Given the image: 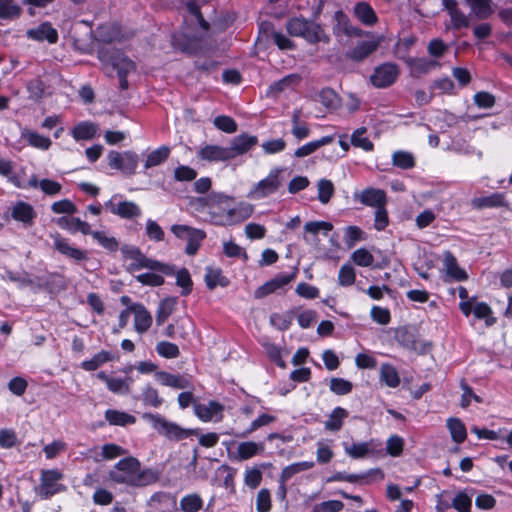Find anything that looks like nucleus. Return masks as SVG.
I'll use <instances>...</instances> for the list:
<instances>
[{
  "label": "nucleus",
  "instance_id": "nucleus-12",
  "mask_svg": "<svg viewBox=\"0 0 512 512\" xmlns=\"http://www.w3.org/2000/svg\"><path fill=\"white\" fill-rule=\"evenodd\" d=\"M51 238L53 239L54 249L63 256L72 259L76 263H80L88 259L86 251L73 246L69 239L62 237L59 233L51 234Z\"/></svg>",
  "mask_w": 512,
  "mask_h": 512
},
{
  "label": "nucleus",
  "instance_id": "nucleus-53",
  "mask_svg": "<svg viewBox=\"0 0 512 512\" xmlns=\"http://www.w3.org/2000/svg\"><path fill=\"white\" fill-rule=\"evenodd\" d=\"M275 421L276 417L274 415L262 413L250 423L248 429L243 433V437L252 434L253 432L257 431L258 429L264 426H268Z\"/></svg>",
  "mask_w": 512,
  "mask_h": 512
},
{
  "label": "nucleus",
  "instance_id": "nucleus-41",
  "mask_svg": "<svg viewBox=\"0 0 512 512\" xmlns=\"http://www.w3.org/2000/svg\"><path fill=\"white\" fill-rule=\"evenodd\" d=\"M111 360H113V355L110 352L100 351L90 360L83 361L81 368L85 371H94Z\"/></svg>",
  "mask_w": 512,
  "mask_h": 512
},
{
  "label": "nucleus",
  "instance_id": "nucleus-27",
  "mask_svg": "<svg viewBox=\"0 0 512 512\" xmlns=\"http://www.w3.org/2000/svg\"><path fill=\"white\" fill-rule=\"evenodd\" d=\"M27 36L37 41L47 40L49 43H55L58 40L57 31L47 22L40 24L34 29L28 30Z\"/></svg>",
  "mask_w": 512,
  "mask_h": 512
},
{
  "label": "nucleus",
  "instance_id": "nucleus-49",
  "mask_svg": "<svg viewBox=\"0 0 512 512\" xmlns=\"http://www.w3.org/2000/svg\"><path fill=\"white\" fill-rule=\"evenodd\" d=\"M172 275L176 276V285L182 288L181 294L186 296L192 291V280L189 271L186 268L175 270Z\"/></svg>",
  "mask_w": 512,
  "mask_h": 512
},
{
  "label": "nucleus",
  "instance_id": "nucleus-46",
  "mask_svg": "<svg viewBox=\"0 0 512 512\" xmlns=\"http://www.w3.org/2000/svg\"><path fill=\"white\" fill-rule=\"evenodd\" d=\"M366 128L361 127L356 129L351 135V144L355 147L361 148L364 151H372L374 148L371 140L365 136Z\"/></svg>",
  "mask_w": 512,
  "mask_h": 512
},
{
  "label": "nucleus",
  "instance_id": "nucleus-21",
  "mask_svg": "<svg viewBox=\"0 0 512 512\" xmlns=\"http://www.w3.org/2000/svg\"><path fill=\"white\" fill-rule=\"evenodd\" d=\"M356 198L363 205L374 207L375 209L385 206L387 201L386 193L378 188L364 189L359 194H356Z\"/></svg>",
  "mask_w": 512,
  "mask_h": 512
},
{
  "label": "nucleus",
  "instance_id": "nucleus-31",
  "mask_svg": "<svg viewBox=\"0 0 512 512\" xmlns=\"http://www.w3.org/2000/svg\"><path fill=\"white\" fill-rule=\"evenodd\" d=\"M21 137L27 142L29 146L39 150L46 151L50 148L52 144L49 137L41 135L29 129H23L21 131Z\"/></svg>",
  "mask_w": 512,
  "mask_h": 512
},
{
  "label": "nucleus",
  "instance_id": "nucleus-50",
  "mask_svg": "<svg viewBox=\"0 0 512 512\" xmlns=\"http://www.w3.org/2000/svg\"><path fill=\"white\" fill-rule=\"evenodd\" d=\"M314 467V462L312 461H302L293 463L291 465L286 466L282 472L281 476L283 480H289L292 478L295 474L309 470Z\"/></svg>",
  "mask_w": 512,
  "mask_h": 512
},
{
  "label": "nucleus",
  "instance_id": "nucleus-38",
  "mask_svg": "<svg viewBox=\"0 0 512 512\" xmlns=\"http://www.w3.org/2000/svg\"><path fill=\"white\" fill-rule=\"evenodd\" d=\"M447 428L451 434L453 441L460 444L467 438V431L464 423L458 418H449L447 420Z\"/></svg>",
  "mask_w": 512,
  "mask_h": 512
},
{
  "label": "nucleus",
  "instance_id": "nucleus-19",
  "mask_svg": "<svg viewBox=\"0 0 512 512\" xmlns=\"http://www.w3.org/2000/svg\"><path fill=\"white\" fill-rule=\"evenodd\" d=\"M227 147L219 145H204L199 148L197 155L201 160L208 162H222L231 160Z\"/></svg>",
  "mask_w": 512,
  "mask_h": 512
},
{
  "label": "nucleus",
  "instance_id": "nucleus-55",
  "mask_svg": "<svg viewBox=\"0 0 512 512\" xmlns=\"http://www.w3.org/2000/svg\"><path fill=\"white\" fill-rule=\"evenodd\" d=\"M356 279L355 269L350 264L341 266L338 273V283L341 286L347 287L354 284Z\"/></svg>",
  "mask_w": 512,
  "mask_h": 512
},
{
  "label": "nucleus",
  "instance_id": "nucleus-4",
  "mask_svg": "<svg viewBox=\"0 0 512 512\" xmlns=\"http://www.w3.org/2000/svg\"><path fill=\"white\" fill-rule=\"evenodd\" d=\"M286 29L291 36L302 37L309 43L329 41V37L319 24L304 18L290 19Z\"/></svg>",
  "mask_w": 512,
  "mask_h": 512
},
{
  "label": "nucleus",
  "instance_id": "nucleus-29",
  "mask_svg": "<svg viewBox=\"0 0 512 512\" xmlns=\"http://www.w3.org/2000/svg\"><path fill=\"white\" fill-rule=\"evenodd\" d=\"M475 209L497 208L505 205V196L502 193H492L488 196L475 197L471 200Z\"/></svg>",
  "mask_w": 512,
  "mask_h": 512
},
{
  "label": "nucleus",
  "instance_id": "nucleus-52",
  "mask_svg": "<svg viewBox=\"0 0 512 512\" xmlns=\"http://www.w3.org/2000/svg\"><path fill=\"white\" fill-rule=\"evenodd\" d=\"M437 65L436 61L428 60L425 58H414L409 61V66L414 74L428 73Z\"/></svg>",
  "mask_w": 512,
  "mask_h": 512
},
{
  "label": "nucleus",
  "instance_id": "nucleus-26",
  "mask_svg": "<svg viewBox=\"0 0 512 512\" xmlns=\"http://www.w3.org/2000/svg\"><path fill=\"white\" fill-rule=\"evenodd\" d=\"M99 131L96 123L91 121H82L74 126L71 130V135L76 141L91 140Z\"/></svg>",
  "mask_w": 512,
  "mask_h": 512
},
{
  "label": "nucleus",
  "instance_id": "nucleus-17",
  "mask_svg": "<svg viewBox=\"0 0 512 512\" xmlns=\"http://www.w3.org/2000/svg\"><path fill=\"white\" fill-rule=\"evenodd\" d=\"M134 315V329L138 334L146 333L152 326L153 318L151 313L140 303L130 305Z\"/></svg>",
  "mask_w": 512,
  "mask_h": 512
},
{
  "label": "nucleus",
  "instance_id": "nucleus-6",
  "mask_svg": "<svg viewBox=\"0 0 512 512\" xmlns=\"http://www.w3.org/2000/svg\"><path fill=\"white\" fill-rule=\"evenodd\" d=\"M282 168H273L267 177L255 183L247 194L252 200H261L276 193L282 185Z\"/></svg>",
  "mask_w": 512,
  "mask_h": 512
},
{
  "label": "nucleus",
  "instance_id": "nucleus-61",
  "mask_svg": "<svg viewBox=\"0 0 512 512\" xmlns=\"http://www.w3.org/2000/svg\"><path fill=\"white\" fill-rule=\"evenodd\" d=\"M318 199L321 203L326 204L334 193V186L330 180L321 179L318 182Z\"/></svg>",
  "mask_w": 512,
  "mask_h": 512
},
{
  "label": "nucleus",
  "instance_id": "nucleus-15",
  "mask_svg": "<svg viewBox=\"0 0 512 512\" xmlns=\"http://www.w3.org/2000/svg\"><path fill=\"white\" fill-rule=\"evenodd\" d=\"M297 272L294 271L290 274H279L275 276L273 279L267 281L262 286L255 290L254 296L256 298H263L268 296L269 294L274 293L278 289L283 288L288 285L291 281H293L296 277Z\"/></svg>",
  "mask_w": 512,
  "mask_h": 512
},
{
  "label": "nucleus",
  "instance_id": "nucleus-56",
  "mask_svg": "<svg viewBox=\"0 0 512 512\" xmlns=\"http://www.w3.org/2000/svg\"><path fill=\"white\" fill-rule=\"evenodd\" d=\"M352 261L361 267H369L374 262L373 255L365 248H359L351 254Z\"/></svg>",
  "mask_w": 512,
  "mask_h": 512
},
{
  "label": "nucleus",
  "instance_id": "nucleus-40",
  "mask_svg": "<svg viewBox=\"0 0 512 512\" xmlns=\"http://www.w3.org/2000/svg\"><path fill=\"white\" fill-rule=\"evenodd\" d=\"M392 164L395 167L408 170L415 166V157L411 152L398 150L392 154Z\"/></svg>",
  "mask_w": 512,
  "mask_h": 512
},
{
  "label": "nucleus",
  "instance_id": "nucleus-25",
  "mask_svg": "<svg viewBox=\"0 0 512 512\" xmlns=\"http://www.w3.org/2000/svg\"><path fill=\"white\" fill-rule=\"evenodd\" d=\"M333 229V225L327 221H311L304 225L303 239L305 242L311 244L316 241L318 233L323 232L327 235Z\"/></svg>",
  "mask_w": 512,
  "mask_h": 512
},
{
  "label": "nucleus",
  "instance_id": "nucleus-64",
  "mask_svg": "<svg viewBox=\"0 0 512 512\" xmlns=\"http://www.w3.org/2000/svg\"><path fill=\"white\" fill-rule=\"evenodd\" d=\"M21 9L18 5L11 3L8 0H1L0 2V19H13L20 15Z\"/></svg>",
  "mask_w": 512,
  "mask_h": 512
},
{
  "label": "nucleus",
  "instance_id": "nucleus-24",
  "mask_svg": "<svg viewBox=\"0 0 512 512\" xmlns=\"http://www.w3.org/2000/svg\"><path fill=\"white\" fill-rule=\"evenodd\" d=\"M442 3L450 16L451 25L454 29L469 27V17L458 9V5L455 0H442Z\"/></svg>",
  "mask_w": 512,
  "mask_h": 512
},
{
  "label": "nucleus",
  "instance_id": "nucleus-62",
  "mask_svg": "<svg viewBox=\"0 0 512 512\" xmlns=\"http://www.w3.org/2000/svg\"><path fill=\"white\" fill-rule=\"evenodd\" d=\"M136 280L142 285L152 287L161 286L164 284L163 276L157 274L156 271L139 274L136 276Z\"/></svg>",
  "mask_w": 512,
  "mask_h": 512
},
{
  "label": "nucleus",
  "instance_id": "nucleus-39",
  "mask_svg": "<svg viewBox=\"0 0 512 512\" xmlns=\"http://www.w3.org/2000/svg\"><path fill=\"white\" fill-rule=\"evenodd\" d=\"M354 13L356 17L367 26L373 25L377 20L374 10L366 2L358 3L354 8Z\"/></svg>",
  "mask_w": 512,
  "mask_h": 512
},
{
  "label": "nucleus",
  "instance_id": "nucleus-58",
  "mask_svg": "<svg viewBox=\"0 0 512 512\" xmlns=\"http://www.w3.org/2000/svg\"><path fill=\"white\" fill-rule=\"evenodd\" d=\"M156 351L160 356L168 359L176 358L180 354L178 346L167 341L159 342L156 345Z\"/></svg>",
  "mask_w": 512,
  "mask_h": 512
},
{
  "label": "nucleus",
  "instance_id": "nucleus-48",
  "mask_svg": "<svg viewBox=\"0 0 512 512\" xmlns=\"http://www.w3.org/2000/svg\"><path fill=\"white\" fill-rule=\"evenodd\" d=\"M205 282L209 289H214L216 286H226L227 280L222 275L220 269H214L211 267L206 268Z\"/></svg>",
  "mask_w": 512,
  "mask_h": 512
},
{
  "label": "nucleus",
  "instance_id": "nucleus-18",
  "mask_svg": "<svg viewBox=\"0 0 512 512\" xmlns=\"http://www.w3.org/2000/svg\"><path fill=\"white\" fill-rule=\"evenodd\" d=\"M443 268L446 273V281L460 282L468 278L467 273L458 265L457 259L450 251H446L443 255Z\"/></svg>",
  "mask_w": 512,
  "mask_h": 512
},
{
  "label": "nucleus",
  "instance_id": "nucleus-43",
  "mask_svg": "<svg viewBox=\"0 0 512 512\" xmlns=\"http://www.w3.org/2000/svg\"><path fill=\"white\" fill-rule=\"evenodd\" d=\"M203 507V499L196 493L185 495L180 500V509L183 512H199Z\"/></svg>",
  "mask_w": 512,
  "mask_h": 512
},
{
  "label": "nucleus",
  "instance_id": "nucleus-37",
  "mask_svg": "<svg viewBox=\"0 0 512 512\" xmlns=\"http://www.w3.org/2000/svg\"><path fill=\"white\" fill-rule=\"evenodd\" d=\"M176 305V297H167L160 302L156 313V322L158 325H162L168 319L175 310Z\"/></svg>",
  "mask_w": 512,
  "mask_h": 512
},
{
  "label": "nucleus",
  "instance_id": "nucleus-44",
  "mask_svg": "<svg viewBox=\"0 0 512 512\" xmlns=\"http://www.w3.org/2000/svg\"><path fill=\"white\" fill-rule=\"evenodd\" d=\"M176 497L171 496L166 492H157L154 493L149 500V505L155 508H158V505H164L167 510H175L176 509Z\"/></svg>",
  "mask_w": 512,
  "mask_h": 512
},
{
  "label": "nucleus",
  "instance_id": "nucleus-45",
  "mask_svg": "<svg viewBox=\"0 0 512 512\" xmlns=\"http://www.w3.org/2000/svg\"><path fill=\"white\" fill-rule=\"evenodd\" d=\"M471 7L472 12L479 19H486L492 13L493 9L490 4V0H466Z\"/></svg>",
  "mask_w": 512,
  "mask_h": 512
},
{
  "label": "nucleus",
  "instance_id": "nucleus-20",
  "mask_svg": "<svg viewBox=\"0 0 512 512\" xmlns=\"http://www.w3.org/2000/svg\"><path fill=\"white\" fill-rule=\"evenodd\" d=\"M156 379L163 386L174 389H190L192 388L191 380L188 376L171 374L165 371L157 372Z\"/></svg>",
  "mask_w": 512,
  "mask_h": 512
},
{
  "label": "nucleus",
  "instance_id": "nucleus-54",
  "mask_svg": "<svg viewBox=\"0 0 512 512\" xmlns=\"http://www.w3.org/2000/svg\"><path fill=\"white\" fill-rule=\"evenodd\" d=\"M371 451L370 442L354 443L351 446H345V452L352 458L358 459L367 456Z\"/></svg>",
  "mask_w": 512,
  "mask_h": 512
},
{
  "label": "nucleus",
  "instance_id": "nucleus-28",
  "mask_svg": "<svg viewBox=\"0 0 512 512\" xmlns=\"http://www.w3.org/2000/svg\"><path fill=\"white\" fill-rule=\"evenodd\" d=\"M265 449L264 443L245 441L238 444L236 449V459L243 461L248 460L258 454H261Z\"/></svg>",
  "mask_w": 512,
  "mask_h": 512
},
{
  "label": "nucleus",
  "instance_id": "nucleus-5",
  "mask_svg": "<svg viewBox=\"0 0 512 512\" xmlns=\"http://www.w3.org/2000/svg\"><path fill=\"white\" fill-rule=\"evenodd\" d=\"M64 475L59 469H43L40 472V484L36 493L41 499H49L55 494L64 492L66 486L61 483Z\"/></svg>",
  "mask_w": 512,
  "mask_h": 512
},
{
  "label": "nucleus",
  "instance_id": "nucleus-14",
  "mask_svg": "<svg viewBox=\"0 0 512 512\" xmlns=\"http://www.w3.org/2000/svg\"><path fill=\"white\" fill-rule=\"evenodd\" d=\"M116 197L117 196H113L104 204L105 208L108 209L112 214L117 215L123 219H135L141 216L142 211L135 202L124 200L116 203Z\"/></svg>",
  "mask_w": 512,
  "mask_h": 512
},
{
  "label": "nucleus",
  "instance_id": "nucleus-59",
  "mask_svg": "<svg viewBox=\"0 0 512 512\" xmlns=\"http://www.w3.org/2000/svg\"><path fill=\"white\" fill-rule=\"evenodd\" d=\"M93 238L105 249L109 251H116L118 249L119 243L116 238L107 235L102 231H95L93 233Z\"/></svg>",
  "mask_w": 512,
  "mask_h": 512
},
{
  "label": "nucleus",
  "instance_id": "nucleus-10",
  "mask_svg": "<svg viewBox=\"0 0 512 512\" xmlns=\"http://www.w3.org/2000/svg\"><path fill=\"white\" fill-rule=\"evenodd\" d=\"M400 74L399 66L392 62H386L377 66L370 76L371 84L376 88L391 86Z\"/></svg>",
  "mask_w": 512,
  "mask_h": 512
},
{
  "label": "nucleus",
  "instance_id": "nucleus-63",
  "mask_svg": "<svg viewBox=\"0 0 512 512\" xmlns=\"http://www.w3.org/2000/svg\"><path fill=\"white\" fill-rule=\"evenodd\" d=\"M471 505L472 500L465 492H458L454 496L451 504L458 512H470Z\"/></svg>",
  "mask_w": 512,
  "mask_h": 512
},
{
  "label": "nucleus",
  "instance_id": "nucleus-36",
  "mask_svg": "<svg viewBox=\"0 0 512 512\" xmlns=\"http://www.w3.org/2000/svg\"><path fill=\"white\" fill-rule=\"evenodd\" d=\"M140 400L145 406L154 408L160 407L163 403V398L159 395L158 390L150 384H147L142 388Z\"/></svg>",
  "mask_w": 512,
  "mask_h": 512
},
{
  "label": "nucleus",
  "instance_id": "nucleus-16",
  "mask_svg": "<svg viewBox=\"0 0 512 512\" xmlns=\"http://www.w3.org/2000/svg\"><path fill=\"white\" fill-rule=\"evenodd\" d=\"M36 215L33 206L24 201H18L11 207V217L25 228L34 224Z\"/></svg>",
  "mask_w": 512,
  "mask_h": 512
},
{
  "label": "nucleus",
  "instance_id": "nucleus-13",
  "mask_svg": "<svg viewBox=\"0 0 512 512\" xmlns=\"http://www.w3.org/2000/svg\"><path fill=\"white\" fill-rule=\"evenodd\" d=\"M224 406L210 400L207 403H194V414L202 422H220L223 419Z\"/></svg>",
  "mask_w": 512,
  "mask_h": 512
},
{
  "label": "nucleus",
  "instance_id": "nucleus-22",
  "mask_svg": "<svg viewBox=\"0 0 512 512\" xmlns=\"http://www.w3.org/2000/svg\"><path fill=\"white\" fill-rule=\"evenodd\" d=\"M256 144H257L256 136L242 134V135L235 137L232 140L231 145L229 147H227V150L230 152L229 155H231V159H234L237 156L248 152Z\"/></svg>",
  "mask_w": 512,
  "mask_h": 512
},
{
  "label": "nucleus",
  "instance_id": "nucleus-1",
  "mask_svg": "<svg viewBox=\"0 0 512 512\" xmlns=\"http://www.w3.org/2000/svg\"><path fill=\"white\" fill-rule=\"evenodd\" d=\"M231 197L222 193H212L200 199L202 208L210 217V222L219 226H232L240 224L251 217L254 206L247 202H240L237 206L230 208L225 213H218L217 203L230 201Z\"/></svg>",
  "mask_w": 512,
  "mask_h": 512
},
{
  "label": "nucleus",
  "instance_id": "nucleus-9",
  "mask_svg": "<svg viewBox=\"0 0 512 512\" xmlns=\"http://www.w3.org/2000/svg\"><path fill=\"white\" fill-rule=\"evenodd\" d=\"M107 159L111 168L127 175L135 173L139 161L138 155L133 151H125L123 153L110 151L107 155Z\"/></svg>",
  "mask_w": 512,
  "mask_h": 512
},
{
  "label": "nucleus",
  "instance_id": "nucleus-7",
  "mask_svg": "<svg viewBox=\"0 0 512 512\" xmlns=\"http://www.w3.org/2000/svg\"><path fill=\"white\" fill-rule=\"evenodd\" d=\"M130 259L132 260L129 266L131 271L146 268L167 276H172L174 273L173 265L148 258L139 249H134L130 252Z\"/></svg>",
  "mask_w": 512,
  "mask_h": 512
},
{
  "label": "nucleus",
  "instance_id": "nucleus-35",
  "mask_svg": "<svg viewBox=\"0 0 512 512\" xmlns=\"http://www.w3.org/2000/svg\"><path fill=\"white\" fill-rule=\"evenodd\" d=\"M334 141V136H324L318 140L311 141L309 143H306L305 145L299 147L295 153L294 156L297 158L306 157L312 153H314L317 149L320 147L327 145Z\"/></svg>",
  "mask_w": 512,
  "mask_h": 512
},
{
  "label": "nucleus",
  "instance_id": "nucleus-60",
  "mask_svg": "<svg viewBox=\"0 0 512 512\" xmlns=\"http://www.w3.org/2000/svg\"><path fill=\"white\" fill-rule=\"evenodd\" d=\"M262 481V472L260 469L253 467L245 470L244 484L250 489H256Z\"/></svg>",
  "mask_w": 512,
  "mask_h": 512
},
{
  "label": "nucleus",
  "instance_id": "nucleus-11",
  "mask_svg": "<svg viewBox=\"0 0 512 512\" xmlns=\"http://www.w3.org/2000/svg\"><path fill=\"white\" fill-rule=\"evenodd\" d=\"M459 308L466 317H469L470 314L473 313L475 318L485 320L488 326L495 323V318L492 315L493 313L490 306L485 302L477 301L476 297L461 301Z\"/></svg>",
  "mask_w": 512,
  "mask_h": 512
},
{
  "label": "nucleus",
  "instance_id": "nucleus-57",
  "mask_svg": "<svg viewBox=\"0 0 512 512\" xmlns=\"http://www.w3.org/2000/svg\"><path fill=\"white\" fill-rule=\"evenodd\" d=\"M271 494L267 488L259 490L256 496V510L257 512H270L271 511Z\"/></svg>",
  "mask_w": 512,
  "mask_h": 512
},
{
  "label": "nucleus",
  "instance_id": "nucleus-51",
  "mask_svg": "<svg viewBox=\"0 0 512 512\" xmlns=\"http://www.w3.org/2000/svg\"><path fill=\"white\" fill-rule=\"evenodd\" d=\"M293 318L294 315L291 311L285 313H273L270 316V323L279 330H287L292 324Z\"/></svg>",
  "mask_w": 512,
  "mask_h": 512
},
{
  "label": "nucleus",
  "instance_id": "nucleus-32",
  "mask_svg": "<svg viewBox=\"0 0 512 512\" xmlns=\"http://www.w3.org/2000/svg\"><path fill=\"white\" fill-rule=\"evenodd\" d=\"M105 420L114 426H127L132 425L136 422V418L128 414L124 411H119L116 409H108L105 411Z\"/></svg>",
  "mask_w": 512,
  "mask_h": 512
},
{
  "label": "nucleus",
  "instance_id": "nucleus-2",
  "mask_svg": "<svg viewBox=\"0 0 512 512\" xmlns=\"http://www.w3.org/2000/svg\"><path fill=\"white\" fill-rule=\"evenodd\" d=\"M109 478L116 483L132 487H144L155 483L159 474L151 468L141 470L138 459L127 457L118 461L109 472Z\"/></svg>",
  "mask_w": 512,
  "mask_h": 512
},
{
  "label": "nucleus",
  "instance_id": "nucleus-30",
  "mask_svg": "<svg viewBox=\"0 0 512 512\" xmlns=\"http://www.w3.org/2000/svg\"><path fill=\"white\" fill-rule=\"evenodd\" d=\"M380 382L389 388H397L401 379L397 369L390 363H382L379 368Z\"/></svg>",
  "mask_w": 512,
  "mask_h": 512
},
{
  "label": "nucleus",
  "instance_id": "nucleus-34",
  "mask_svg": "<svg viewBox=\"0 0 512 512\" xmlns=\"http://www.w3.org/2000/svg\"><path fill=\"white\" fill-rule=\"evenodd\" d=\"M110 61L113 68L117 70L119 78L126 77L135 68L133 61L119 52L111 55Z\"/></svg>",
  "mask_w": 512,
  "mask_h": 512
},
{
  "label": "nucleus",
  "instance_id": "nucleus-8",
  "mask_svg": "<svg viewBox=\"0 0 512 512\" xmlns=\"http://www.w3.org/2000/svg\"><path fill=\"white\" fill-rule=\"evenodd\" d=\"M171 232L180 239L187 240L186 253L194 255L200 247L201 242L206 237L203 230L196 229L187 225L175 224L171 226Z\"/></svg>",
  "mask_w": 512,
  "mask_h": 512
},
{
  "label": "nucleus",
  "instance_id": "nucleus-33",
  "mask_svg": "<svg viewBox=\"0 0 512 512\" xmlns=\"http://www.w3.org/2000/svg\"><path fill=\"white\" fill-rule=\"evenodd\" d=\"M348 415L349 413L346 409L342 407L334 408L328 419L324 422L325 429L332 432L339 431Z\"/></svg>",
  "mask_w": 512,
  "mask_h": 512
},
{
  "label": "nucleus",
  "instance_id": "nucleus-47",
  "mask_svg": "<svg viewBox=\"0 0 512 512\" xmlns=\"http://www.w3.org/2000/svg\"><path fill=\"white\" fill-rule=\"evenodd\" d=\"M99 40L103 42L120 41L121 34L117 25H103L97 29Z\"/></svg>",
  "mask_w": 512,
  "mask_h": 512
},
{
  "label": "nucleus",
  "instance_id": "nucleus-3",
  "mask_svg": "<svg viewBox=\"0 0 512 512\" xmlns=\"http://www.w3.org/2000/svg\"><path fill=\"white\" fill-rule=\"evenodd\" d=\"M142 418L149 422L160 435L172 441H180L199 434V429H186L171 422L160 414L144 413Z\"/></svg>",
  "mask_w": 512,
  "mask_h": 512
},
{
  "label": "nucleus",
  "instance_id": "nucleus-42",
  "mask_svg": "<svg viewBox=\"0 0 512 512\" xmlns=\"http://www.w3.org/2000/svg\"><path fill=\"white\" fill-rule=\"evenodd\" d=\"M170 154V148L167 146H161L151 151L145 160L144 167L149 169L163 163Z\"/></svg>",
  "mask_w": 512,
  "mask_h": 512
},
{
  "label": "nucleus",
  "instance_id": "nucleus-23",
  "mask_svg": "<svg viewBox=\"0 0 512 512\" xmlns=\"http://www.w3.org/2000/svg\"><path fill=\"white\" fill-rule=\"evenodd\" d=\"M380 45V39L376 37H371L368 40H364L359 42L355 47H353L349 53V58L362 61L366 57H368L371 53L376 51L378 46Z\"/></svg>",
  "mask_w": 512,
  "mask_h": 512
}]
</instances>
